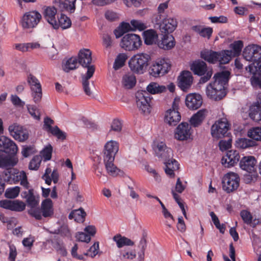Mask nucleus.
Masks as SVG:
<instances>
[{
  "label": "nucleus",
  "instance_id": "1",
  "mask_svg": "<svg viewBox=\"0 0 261 261\" xmlns=\"http://www.w3.org/2000/svg\"><path fill=\"white\" fill-rule=\"evenodd\" d=\"M150 57L147 54H139L134 55L129 61V67L134 73L142 74L149 65Z\"/></svg>",
  "mask_w": 261,
  "mask_h": 261
},
{
  "label": "nucleus",
  "instance_id": "2",
  "mask_svg": "<svg viewBox=\"0 0 261 261\" xmlns=\"http://www.w3.org/2000/svg\"><path fill=\"white\" fill-rule=\"evenodd\" d=\"M191 70L195 75L201 76L200 83H205L210 80L213 71L211 67H208L204 61L198 60L194 61L190 66Z\"/></svg>",
  "mask_w": 261,
  "mask_h": 261
},
{
  "label": "nucleus",
  "instance_id": "3",
  "mask_svg": "<svg viewBox=\"0 0 261 261\" xmlns=\"http://www.w3.org/2000/svg\"><path fill=\"white\" fill-rule=\"evenodd\" d=\"M225 53L223 50L221 51H215L212 50H203L201 52V57L211 64L219 62L220 64H225L230 61L229 55Z\"/></svg>",
  "mask_w": 261,
  "mask_h": 261
},
{
  "label": "nucleus",
  "instance_id": "4",
  "mask_svg": "<svg viewBox=\"0 0 261 261\" xmlns=\"http://www.w3.org/2000/svg\"><path fill=\"white\" fill-rule=\"evenodd\" d=\"M136 103L139 110L145 114L151 111L150 95L146 91L140 90L136 93Z\"/></svg>",
  "mask_w": 261,
  "mask_h": 261
},
{
  "label": "nucleus",
  "instance_id": "5",
  "mask_svg": "<svg viewBox=\"0 0 261 261\" xmlns=\"http://www.w3.org/2000/svg\"><path fill=\"white\" fill-rule=\"evenodd\" d=\"M240 177L238 174L229 172L226 174L222 179V188L227 193L233 192L239 186Z\"/></svg>",
  "mask_w": 261,
  "mask_h": 261
},
{
  "label": "nucleus",
  "instance_id": "6",
  "mask_svg": "<svg viewBox=\"0 0 261 261\" xmlns=\"http://www.w3.org/2000/svg\"><path fill=\"white\" fill-rule=\"evenodd\" d=\"M42 18L40 13L32 11L25 13L21 18V23L23 29H32L37 26Z\"/></svg>",
  "mask_w": 261,
  "mask_h": 261
},
{
  "label": "nucleus",
  "instance_id": "7",
  "mask_svg": "<svg viewBox=\"0 0 261 261\" xmlns=\"http://www.w3.org/2000/svg\"><path fill=\"white\" fill-rule=\"evenodd\" d=\"M142 41L139 36L134 34H127L121 39V46L129 51L138 49L141 45Z\"/></svg>",
  "mask_w": 261,
  "mask_h": 261
},
{
  "label": "nucleus",
  "instance_id": "8",
  "mask_svg": "<svg viewBox=\"0 0 261 261\" xmlns=\"http://www.w3.org/2000/svg\"><path fill=\"white\" fill-rule=\"evenodd\" d=\"M230 75V72L227 70L217 72L214 76V81L208 85H212L219 91H226Z\"/></svg>",
  "mask_w": 261,
  "mask_h": 261
},
{
  "label": "nucleus",
  "instance_id": "9",
  "mask_svg": "<svg viewBox=\"0 0 261 261\" xmlns=\"http://www.w3.org/2000/svg\"><path fill=\"white\" fill-rule=\"evenodd\" d=\"M229 127V125L226 119L222 118L218 120L211 127L212 137L217 139L225 137Z\"/></svg>",
  "mask_w": 261,
  "mask_h": 261
},
{
  "label": "nucleus",
  "instance_id": "10",
  "mask_svg": "<svg viewBox=\"0 0 261 261\" xmlns=\"http://www.w3.org/2000/svg\"><path fill=\"white\" fill-rule=\"evenodd\" d=\"M171 65L168 60L161 59L153 64L149 69V73L154 77H158L167 73L170 68Z\"/></svg>",
  "mask_w": 261,
  "mask_h": 261
},
{
  "label": "nucleus",
  "instance_id": "11",
  "mask_svg": "<svg viewBox=\"0 0 261 261\" xmlns=\"http://www.w3.org/2000/svg\"><path fill=\"white\" fill-rule=\"evenodd\" d=\"M27 82L30 86L31 94L34 102L36 103L39 102L41 99L42 93L39 80L35 76L29 74L27 77Z\"/></svg>",
  "mask_w": 261,
  "mask_h": 261
},
{
  "label": "nucleus",
  "instance_id": "12",
  "mask_svg": "<svg viewBox=\"0 0 261 261\" xmlns=\"http://www.w3.org/2000/svg\"><path fill=\"white\" fill-rule=\"evenodd\" d=\"M244 58L248 61H257L261 59V46L256 45H248L243 51Z\"/></svg>",
  "mask_w": 261,
  "mask_h": 261
},
{
  "label": "nucleus",
  "instance_id": "13",
  "mask_svg": "<svg viewBox=\"0 0 261 261\" xmlns=\"http://www.w3.org/2000/svg\"><path fill=\"white\" fill-rule=\"evenodd\" d=\"M18 148L16 144L8 137H0V151L9 155L16 154Z\"/></svg>",
  "mask_w": 261,
  "mask_h": 261
},
{
  "label": "nucleus",
  "instance_id": "14",
  "mask_svg": "<svg viewBox=\"0 0 261 261\" xmlns=\"http://www.w3.org/2000/svg\"><path fill=\"white\" fill-rule=\"evenodd\" d=\"M192 134L191 125L187 122H181L176 128L174 137L179 141L187 140Z\"/></svg>",
  "mask_w": 261,
  "mask_h": 261
},
{
  "label": "nucleus",
  "instance_id": "15",
  "mask_svg": "<svg viewBox=\"0 0 261 261\" xmlns=\"http://www.w3.org/2000/svg\"><path fill=\"white\" fill-rule=\"evenodd\" d=\"M54 121L48 117H46L44 120V129L56 137L58 139L64 140L66 139V133L62 131L57 126L52 127Z\"/></svg>",
  "mask_w": 261,
  "mask_h": 261
},
{
  "label": "nucleus",
  "instance_id": "16",
  "mask_svg": "<svg viewBox=\"0 0 261 261\" xmlns=\"http://www.w3.org/2000/svg\"><path fill=\"white\" fill-rule=\"evenodd\" d=\"M178 86L184 91H187L191 87L193 77L189 71H184L178 77Z\"/></svg>",
  "mask_w": 261,
  "mask_h": 261
},
{
  "label": "nucleus",
  "instance_id": "17",
  "mask_svg": "<svg viewBox=\"0 0 261 261\" xmlns=\"http://www.w3.org/2000/svg\"><path fill=\"white\" fill-rule=\"evenodd\" d=\"M240 158L239 152L236 150H230L226 152L221 159V163L225 167L229 168L238 163Z\"/></svg>",
  "mask_w": 261,
  "mask_h": 261
},
{
  "label": "nucleus",
  "instance_id": "18",
  "mask_svg": "<svg viewBox=\"0 0 261 261\" xmlns=\"http://www.w3.org/2000/svg\"><path fill=\"white\" fill-rule=\"evenodd\" d=\"M8 130L10 135L16 140L21 142L28 138V134L24 132L21 126L17 123L10 125Z\"/></svg>",
  "mask_w": 261,
  "mask_h": 261
},
{
  "label": "nucleus",
  "instance_id": "19",
  "mask_svg": "<svg viewBox=\"0 0 261 261\" xmlns=\"http://www.w3.org/2000/svg\"><path fill=\"white\" fill-rule=\"evenodd\" d=\"M177 26V21L174 18H165L160 24V30L162 34L172 33Z\"/></svg>",
  "mask_w": 261,
  "mask_h": 261
},
{
  "label": "nucleus",
  "instance_id": "20",
  "mask_svg": "<svg viewBox=\"0 0 261 261\" xmlns=\"http://www.w3.org/2000/svg\"><path fill=\"white\" fill-rule=\"evenodd\" d=\"M119 150L118 143L114 141L108 142L103 150V160L115 159L116 154Z\"/></svg>",
  "mask_w": 261,
  "mask_h": 261
},
{
  "label": "nucleus",
  "instance_id": "21",
  "mask_svg": "<svg viewBox=\"0 0 261 261\" xmlns=\"http://www.w3.org/2000/svg\"><path fill=\"white\" fill-rule=\"evenodd\" d=\"M0 206L7 210L21 212L25 208V204L21 201L3 200L0 201Z\"/></svg>",
  "mask_w": 261,
  "mask_h": 261
},
{
  "label": "nucleus",
  "instance_id": "22",
  "mask_svg": "<svg viewBox=\"0 0 261 261\" xmlns=\"http://www.w3.org/2000/svg\"><path fill=\"white\" fill-rule=\"evenodd\" d=\"M57 12V10L54 7H45L43 12L45 19L55 29L59 28V24L56 19Z\"/></svg>",
  "mask_w": 261,
  "mask_h": 261
},
{
  "label": "nucleus",
  "instance_id": "23",
  "mask_svg": "<svg viewBox=\"0 0 261 261\" xmlns=\"http://www.w3.org/2000/svg\"><path fill=\"white\" fill-rule=\"evenodd\" d=\"M92 53L88 49H81L78 54L77 60L78 63L83 67L88 68L93 65H90L92 61Z\"/></svg>",
  "mask_w": 261,
  "mask_h": 261
},
{
  "label": "nucleus",
  "instance_id": "24",
  "mask_svg": "<svg viewBox=\"0 0 261 261\" xmlns=\"http://www.w3.org/2000/svg\"><path fill=\"white\" fill-rule=\"evenodd\" d=\"M202 103V97L200 94H190L186 98V105L191 110H196L200 108Z\"/></svg>",
  "mask_w": 261,
  "mask_h": 261
},
{
  "label": "nucleus",
  "instance_id": "25",
  "mask_svg": "<svg viewBox=\"0 0 261 261\" xmlns=\"http://www.w3.org/2000/svg\"><path fill=\"white\" fill-rule=\"evenodd\" d=\"M256 160L253 156H244L241 159L240 162V167L247 172H251L255 170V165Z\"/></svg>",
  "mask_w": 261,
  "mask_h": 261
},
{
  "label": "nucleus",
  "instance_id": "26",
  "mask_svg": "<svg viewBox=\"0 0 261 261\" xmlns=\"http://www.w3.org/2000/svg\"><path fill=\"white\" fill-rule=\"evenodd\" d=\"M250 111L249 116L252 120L255 121L261 120V92L257 94L255 105L251 107Z\"/></svg>",
  "mask_w": 261,
  "mask_h": 261
},
{
  "label": "nucleus",
  "instance_id": "27",
  "mask_svg": "<svg viewBox=\"0 0 261 261\" xmlns=\"http://www.w3.org/2000/svg\"><path fill=\"white\" fill-rule=\"evenodd\" d=\"M5 180L11 184H15L21 180L22 176L21 172H17L14 169L7 170L4 172Z\"/></svg>",
  "mask_w": 261,
  "mask_h": 261
},
{
  "label": "nucleus",
  "instance_id": "28",
  "mask_svg": "<svg viewBox=\"0 0 261 261\" xmlns=\"http://www.w3.org/2000/svg\"><path fill=\"white\" fill-rule=\"evenodd\" d=\"M115 159L103 160L105 168L107 173L113 177L122 175L123 172L117 167L114 164Z\"/></svg>",
  "mask_w": 261,
  "mask_h": 261
},
{
  "label": "nucleus",
  "instance_id": "29",
  "mask_svg": "<svg viewBox=\"0 0 261 261\" xmlns=\"http://www.w3.org/2000/svg\"><path fill=\"white\" fill-rule=\"evenodd\" d=\"M94 71V66L90 67L88 68L87 73L85 74L82 75V76L84 91L85 94L88 96H90L92 94V92L89 87V80L92 77Z\"/></svg>",
  "mask_w": 261,
  "mask_h": 261
},
{
  "label": "nucleus",
  "instance_id": "30",
  "mask_svg": "<svg viewBox=\"0 0 261 261\" xmlns=\"http://www.w3.org/2000/svg\"><path fill=\"white\" fill-rule=\"evenodd\" d=\"M169 34H163V36L161 41L158 43L160 48L165 50H169L172 48L175 45L174 38Z\"/></svg>",
  "mask_w": 261,
  "mask_h": 261
},
{
  "label": "nucleus",
  "instance_id": "31",
  "mask_svg": "<svg viewBox=\"0 0 261 261\" xmlns=\"http://www.w3.org/2000/svg\"><path fill=\"white\" fill-rule=\"evenodd\" d=\"M180 119L181 116L178 111L169 109L166 112L165 121L170 125H176Z\"/></svg>",
  "mask_w": 261,
  "mask_h": 261
},
{
  "label": "nucleus",
  "instance_id": "32",
  "mask_svg": "<svg viewBox=\"0 0 261 261\" xmlns=\"http://www.w3.org/2000/svg\"><path fill=\"white\" fill-rule=\"evenodd\" d=\"M208 97L215 100L222 99L226 94V91H219V89L213 87L212 85H208L206 91Z\"/></svg>",
  "mask_w": 261,
  "mask_h": 261
},
{
  "label": "nucleus",
  "instance_id": "33",
  "mask_svg": "<svg viewBox=\"0 0 261 261\" xmlns=\"http://www.w3.org/2000/svg\"><path fill=\"white\" fill-rule=\"evenodd\" d=\"M243 47V43L242 41H236L230 44V50H224L223 51L229 55L230 60L232 57L238 56L240 54Z\"/></svg>",
  "mask_w": 261,
  "mask_h": 261
},
{
  "label": "nucleus",
  "instance_id": "34",
  "mask_svg": "<svg viewBox=\"0 0 261 261\" xmlns=\"http://www.w3.org/2000/svg\"><path fill=\"white\" fill-rule=\"evenodd\" d=\"M12 155L8 156L0 155V168H7L8 170L10 169L9 168L17 164L18 159L13 155Z\"/></svg>",
  "mask_w": 261,
  "mask_h": 261
},
{
  "label": "nucleus",
  "instance_id": "35",
  "mask_svg": "<svg viewBox=\"0 0 261 261\" xmlns=\"http://www.w3.org/2000/svg\"><path fill=\"white\" fill-rule=\"evenodd\" d=\"M240 216L245 224L252 227H255L259 223V220L256 218L253 219L251 213L247 210L241 211Z\"/></svg>",
  "mask_w": 261,
  "mask_h": 261
},
{
  "label": "nucleus",
  "instance_id": "36",
  "mask_svg": "<svg viewBox=\"0 0 261 261\" xmlns=\"http://www.w3.org/2000/svg\"><path fill=\"white\" fill-rule=\"evenodd\" d=\"M165 164V172L166 174L170 177L175 176L174 171L179 169V164L175 160L171 159L168 161L164 162Z\"/></svg>",
  "mask_w": 261,
  "mask_h": 261
},
{
  "label": "nucleus",
  "instance_id": "37",
  "mask_svg": "<svg viewBox=\"0 0 261 261\" xmlns=\"http://www.w3.org/2000/svg\"><path fill=\"white\" fill-rule=\"evenodd\" d=\"M207 114L206 109H201L193 115L190 119V123L194 127H197L200 125Z\"/></svg>",
  "mask_w": 261,
  "mask_h": 261
},
{
  "label": "nucleus",
  "instance_id": "38",
  "mask_svg": "<svg viewBox=\"0 0 261 261\" xmlns=\"http://www.w3.org/2000/svg\"><path fill=\"white\" fill-rule=\"evenodd\" d=\"M41 211L44 217H50L53 215V202L50 199H46L43 201Z\"/></svg>",
  "mask_w": 261,
  "mask_h": 261
},
{
  "label": "nucleus",
  "instance_id": "39",
  "mask_svg": "<svg viewBox=\"0 0 261 261\" xmlns=\"http://www.w3.org/2000/svg\"><path fill=\"white\" fill-rule=\"evenodd\" d=\"M113 240L116 243L117 246L118 248H120L125 246H133L134 245V242L132 241L130 239L122 236L120 234H117L115 235L113 237Z\"/></svg>",
  "mask_w": 261,
  "mask_h": 261
},
{
  "label": "nucleus",
  "instance_id": "40",
  "mask_svg": "<svg viewBox=\"0 0 261 261\" xmlns=\"http://www.w3.org/2000/svg\"><path fill=\"white\" fill-rule=\"evenodd\" d=\"M144 42L147 45H151L155 43L158 36L156 32L152 29L145 31L143 33Z\"/></svg>",
  "mask_w": 261,
  "mask_h": 261
},
{
  "label": "nucleus",
  "instance_id": "41",
  "mask_svg": "<svg viewBox=\"0 0 261 261\" xmlns=\"http://www.w3.org/2000/svg\"><path fill=\"white\" fill-rule=\"evenodd\" d=\"M86 213L84 209L80 208L72 211L69 215V219H74L77 222H83L85 221Z\"/></svg>",
  "mask_w": 261,
  "mask_h": 261
},
{
  "label": "nucleus",
  "instance_id": "42",
  "mask_svg": "<svg viewBox=\"0 0 261 261\" xmlns=\"http://www.w3.org/2000/svg\"><path fill=\"white\" fill-rule=\"evenodd\" d=\"M166 87L163 85H159L156 83H151L146 88L147 92L150 94H154L165 92L166 91Z\"/></svg>",
  "mask_w": 261,
  "mask_h": 261
},
{
  "label": "nucleus",
  "instance_id": "43",
  "mask_svg": "<svg viewBox=\"0 0 261 261\" xmlns=\"http://www.w3.org/2000/svg\"><path fill=\"white\" fill-rule=\"evenodd\" d=\"M136 83V77L133 74L128 73L123 75L122 84L125 88L130 89L135 85Z\"/></svg>",
  "mask_w": 261,
  "mask_h": 261
},
{
  "label": "nucleus",
  "instance_id": "44",
  "mask_svg": "<svg viewBox=\"0 0 261 261\" xmlns=\"http://www.w3.org/2000/svg\"><path fill=\"white\" fill-rule=\"evenodd\" d=\"M256 145V142L252 140L247 138H240L236 142L237 147L241 149H246Z\"/></svg>",
  "mask_w": 261,
  "mask_h": 261
},
{
  "label": "nucleus",
  "instance_id": "45",
  "mask_svg": "<svg viewBox=\"0 0 261 261\" xmlns=\"http://www.w3.org/2000/svg\"><path fill=\"white\" fill-rule=\"evenodd\" d=\"M138 247L140 249V252H139L138 261H144L145 256V251L147 247V239L146 236L143 235L141 238Z\"/></svg>",
  "mask_w": 261,
  "mask_h": 261
},
{
  "label": "nucleus",
  "instance_id": "46",
  "mask_svg": "<svg viewBox=\"0 0 261 261\" xmlns=\"http://www.w3.org/2000/svg\"><path fill=\"white\" fill-rule=\"evenodd\" d=\"M250 74L261 75V59L246 67Z\"/></svg>",
  "mask_w": 261,
  "mask_h": 261
},
{
  "label": "nucleus",
  "instance_id": "47",
  "mask_svg": "<svg viewBox=\"0 0 261 261\" xmlns=\"http://www.w3.org/2000/svg\"><path fill=\"white\" fill-rule=\"evenodd\" d=\"M76 0H64L61 1L59 4V7L62 10H65L70 12L71 13L74 12L75 7V3Z\"/></svg>",
  "mask_w": 261,
  "mask_h": 261
},
{
  "label": "nucleus",
  "instance_id": "48",
  "mask_svg": "<svg viewBox=\"0 0 261 261\" xmlns=\"http://www.w3.org/2000/svg\"><path fill=\"white\" fill-rule=\"evenodd\" d=\"M77 59L76 57L70 58L63 66V70L66 72H68L70 70L75 69L77 68Z\"/></svg>",
  "mask_w": 261,
  "mask_h": 261
},
{
  "label": "nucleus",
  "instance_id": "49",
  "mask_svg": "<svg viewBox=\"0 0 261 261\" xmlns=\"http://www.w3.org/2000/svg\"><path fill=\"white\" fill-rule=\"evenodd\" d=\"M127 59V56L126 54H119L117 56L113 65V68L115 70H118L123 66Z\"/></svg>",
  "mask_w": 261,
  "mask_h": 261
},
{
  "label": "nucleus",
  "instance_id": "50",
  "mask_svg": "<svg viewBox=\"0 0 261 261\" xmlns=\"http://www.w3.org/2000/svg\"><path fill=\"white\" fill-rule=\"evenodd\" d=\"M59 27H61L63 30L69 28L71 25V20L64 14H61L58 19Z\"/></svg>",
  "mask_w": 261,
  "mask_h": 261
},
{
  "label": "nucleus",
  "instance_id": "51",
  "mask_svg": "<svg viewBox=\"0 0 261 261\" xmlns=\"http://www.w3.org/2000/svg\"><path fill=\"white\" fill-rule=\"evenodd\" d=\"M248 136L253 140L261 141V126L250 129L248 132Z\"/></svg>",
  "mask_w": 261,
  "mask_h": 261
},
{
  "label": "nucleus",
  "instance_id": "52",
  "mask_svg": "<svg viewBox=\"0 0 261 261\" xmlns=\"http://www.w3.org/2000/svg\"><path fill=\"white\" fill-rule=\"evenodd\" d=\"M42 161V158L40 155H35L31 160L29 165V168L30 170H37L40 165Z\"/></svg>",
  "mask_w": 261,
  "mask_h": 261
},
{
  "label": "nucleus",
  "instance_id": "53",
  "mask_svg": "<svg viewBox=\"0 0 261 261\" xmlns=\"http://www.w3.org/2000/svg\"><path fill=\"white\" fill-rule=\"evenodd\" d=\"M28 205L31 207H35L38 205V202L34 195L32 190H29L25 196Z\"/></svg>",
  "mask_w": 261,
  "mask_h": 261
},
{
  "label": "nucleus",
  "instance_id": "54",
  "mask_svg": "<svg viewBox=\"0 0 261 261\" xmlns=\"http://www.w3.org/2000/svg\"><path fill=\"white\" fill-rule=\"evenodd\" d=\"M210 216L216 227L219 230L221 233H224L225 230V224H220L218 218L213 212L210 213Z\"/></svg>",
  "mask_w": 261,
  "mask_h": 261
},
{
  "label": "nucleus",
  "instance_id": "55",
  "mask_svg": "<svg viewBox=\"0 0 261 261\" xmlns=\"http://www.w3.org/2000/svg\"><path fill=\"white\" fill-rule=\"evenodd\" d=\"M258 174L256 170L251 172H248L244 174L243 180L246 184H250L252 182H254L258 178Z\"/></svg>",
  "mask_w": 261,
  "mask_h": 261
},
{
  "label": "nucleus",
  "instance_id": "56",
  "mask_svg": "<svg viewBox=\"0 0 261 261\" xmlns=\"http://www.w3.org/2000/svg\"><path fill=\"white\" fill-rule=\"evenodd\" d=\"M53 152V147L51 145L46 146L41 151V158L44 159V161L50 160L51 158V154Z\"/></svg>",
  "mask_w": 261,
  "mask_h": 261
},
{
  "label": "nucleus",
  "instance_id": "57",
  "mask_svg": "<svg viewBox=\"0 0 261 261\" xmlns=\"http://www.w3.org/2000/svg\"><path fill=\"white\" fill-rule=\"evenodd\" d=\"M158 157L164 160L165 162L171 160L173 156V151L170 148L165 149L160 153L156 155Z\"/></svg>",
  "mask_w": 261,
  "mask_h": 261
},
{
  "label": "nucleus",
  "instance_id": "58",
  "mask_svg": "<svg viewBox=\"0 0 261 261\" xmlns=\"http://www.w3.org/2000/svg\"><path fill=\"white\" fill-rule=\"evenodd\" d=\"M19 192L20 188L17 186L13 188L8 189L5 192V195L9 198H14L18 195Z\"/></svg>",
  "mask_w": 261,
  "mask_h": 261
},
{
  "label": "nucleus",
  "instance_id": "59",
  "mask_svg": "<svg viewBox=\"0 0 261 261\" xmlns=\"http://www.w3.org/2000/svg\"><path fill=\"white\" fill-rule=\"evenodd\" d=\"M121 254L122 257L127 259H133L136 257L135 250H130L129 249H125L121 251Z\"/></svg>",
  "mask_w": 261,
  "mask_h": 261
},
{
  "label": "nucleus",
  "instance_id": "60",
  "mask_svg": "<svg viewBox=\"0 0 261 261\" xmlns=\"http://www.w3.org/2000/svg\"><path fill=\"white\" fill-rule=\"evenodd\" d=\"M162 213L164 217L166 219H168V220H167L166 222V225L169 227H171L172 223H173L174 221L173 216L166 207L162 209Z\"/></svg>",
  "mask_w": 261,
  "mask_h": 261
},
{
  "label": "nucleus",
  "instance_id": "61",
  "mask_svg": "<svg viewBox=\"0 0 261 261\" xmlns=\"http://www.w3.org/2000/svg\"><path fill=\"white\" fill-rule=\"evenodd\" d=\"M99 249V244L95 242L88 250V252L85 253L84 254L86 256L90 255L92 257L95 256L98 253Z\"/></svg>",
  "mask_w": 261,
  "mask_h": 261
},
{
  "label": "nucleus",
  "instance_id": "62",
  "mask_svg": "<svg viewBox=\"0 0 261 261\" xmlns=\"http://www.w3.org/2000/svg\"><path fill=\"white\" fill-rule=\"evenodd\" d=\"M35 151L34 146H25L23 147L21 153L24 157L27 158L34 153Z\"/></svg>",
  "mask_w": 261,
  "mask_h": 261
},
{
  "label": "nucleus",
  "instance_id": "63",
  "mask_svg": "<svg viewBox=\"0 0 261 261\" xmlns=\"http://www.w3.org/2000/svg\"><path fill=\"white\" fill-rule=\"evenodd\" d=\"M251 85L254 87L261 88V76L258 74H253L250 79Z\"/></svg>",
  "mask_w": 261,
  "mask_h": 261
},
{
  "label": "nucleus",
  "instance_id": "64",
  "mask_svg": "<svg viewBox=\"0 0 261 261\" xmlns=\"http://www.w3.org/2000/svg\"><path fill=\"white\" fill-rule=\"evenodd\" d=\"M75 237L79 241L81 242L88 243L91 240V237L83 232H79Z\"/></svg>",
  "mask_w": 261,
  "mask_h": 261
}]
</instances>
